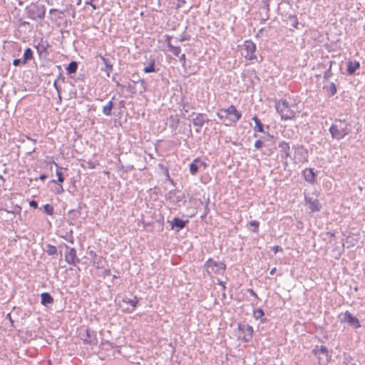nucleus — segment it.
<instances>
[{
    "mask_svg": "<svg viewBox=\"0 0 365 365\" xmlns=\"http://www.w3.org/2000/svg\"><path fill=\"white\" fill-rule=\"evenodd\" d=\"M351 124L345 119H335L334 123L330 126L329 131L332 138L340 140L351 133Z\"/></svg>",
    "mask_w": 365,
    "mask_h": 365,
    "instance_id": "1",
    "label": "nucleus"
},
{
    "mask_svg": "<svg viewBox=\"0 0 365 365\" xmlns=\"http://www.w3.org/2000/svg\"><path fill=\"white\" fill-rule=\"evenodd\" d=\"M46 8L38 1L31 2L24 9L26 17L34 21H41L46 16Z\"/></svg>",
    "mask_w": 365,
    "mask_h": 365,
    "instance_id": "2",
    "label": "nucleus"
},
{
    "mask_svg": "<svg viewBox=\"0 0 365 365\" xmlns=\"http://www.w3.org/2000/svg\"><path fill=\"white\" fill-rule=\"evenodd\" d=\"M275 108L284 120L295 118V112L291 109V106L286 100H275Z\"/></svg>",
    "mask_w": 365,
    "mask_h": 365,
    "instance_id": "3",
    "label": "nucleus"
},
{
    "mask_svg": "<svg viewBox=\"0 0 365 365\" xmlns=\"http://www.w3.org/2000/svg\"><path fill=\"white\" fill-rule=\"evenodd\" d=\"M235 331L238 333V339L244 342H250L253 338L254 329L253 327L249 324H238Z\"/></svg>",
    "mask_w": 365,
    "mask_h": 365,
    "instance_id": "4",
    "label": "nucleus"
},
{
    "mask_svg": "<svg viewBox=\"0 0 365 365\" xmlns=\"http://www.w3.org/2000/svg\"><path fill=\"white\" fill-rule=\"evenodd\" d=\"M204 266L208 274L211 273L223 274L226 269V264L224 262H217L212 258H209Z\"/></svg>",
    "mask_w": 365,
    "mask_h": 365,
    "instance_id": "5",
    "label": "nucleus"
},
{
    "mask_svg": "<svg viewBox=\"0 0 365 365\" xmlns=\"http://www.w3.org/2000/svg\"><path fill=\"white\" fill-rule=\"evenodd\" d=\"M242 50L244 51V53H242L245 58L247 60H257L255 52L256 51V45L251 40H246L242 45Z\"/></svg>",
    "mask_w": 365,
    "mask_h": 365,
    "instance_id": "6",
    "label": "nucleus"
},
{
    "mask_svg": "<svg viewBox=\"0 0 365 365\" xmlns=\"http://www.w3.org/2000/svg\"><path fill=\"white\" fill-rule=\"evenodd\" d=\"M192 115H195V117L192 119L193 125L196 127L195 131L196 133H200L201 128L203 126L204 123H208L210 120L206 118L205 113H196L195 112H192L190 116Z\"/></svg>",
    "mask_w": 365,
    "mask_h": 365,
    "instance_id": "7",
    "label": "nucleus"
},
{
    "mask_svg": "<svg viewBox=\"0 0 365 365\" xmlns=\"http://www.w3.org/2000/svg\"><path fill=\"white\" fill-rule=\"evenodd\" d=\"M225 111L227 112V114L229 116L230 122L229 124L226 123V125H230L232 123H235L242 118L241 113H240L233 105H230L228 108H225Z\"/></svg>",
    "mask_w": 365,
    "mask_h": 365,
    "instance_id": "8",
    "label": "nucleus"
},
{
    "mask_svg": "<svg viewBox=\"0 0 365 365\" xmlns=\"http://www.w3.org/2000/svg\"><path fill=\"white\" fill-rule=\"evenodd\" d=\"M63 246L66 248L67 251L65 253L66 261L68 264L76 266L80 262V259L77 257L76 250L73 247H69L66 244Z\"/></svg>",
    "mask_w": 365,
    "mask_h": 365,
    "instance_id": "9",
    "label": "nucleus"
},
{
    "mask_svg": "<svg viewBox=\"0 0 365 365\" xmlns=\"http://www.w3.org/2000/svg\"><path fill=\"white\" fill-rule=\"evenodd\" d=\"M304 200L306 204L309 205V209L310 210L311 213L319 212L321 210L322 205L317 197L314 198L304 193Z\"/></svg>",
    "mask_w": 365,
    "mask_h": 365,
    "instance_id": "10",
    "label": "nucleus"
},
{
    "mask_svg": "<svg viewBox=\"0 0 365 365\" xmlns=\"http://www.w3.org/2000/svg\"><path fill=\"white\" fill-rule=\"evenodd\" d=\"M342 322H346L354 329H358L361 327L360 322L357 317L354 316L350 312L346 311L344 314Z\"/></svg>",
    "mask_w": 365,
    "mask_h": 365,
    "instance_id": "11",
    "label": "nucleus"
},
{
    "mask_svg": "<svg viewBox=\"0 0 365 365\" xmlns=\"http://www.w3.org/2000/svg\"><path fill=\"white\" fill-rule=\"evenodd\" d=\"M100 58L104 64V67L101 68L102 71L106 72V76L110 77V73L113 70V57H107L106 56H100Z\"/></svg>",
    "mask_w": 365,
    "mask_h": 365,
    "instance_id": "12",
    "label": "nucleus"
},
{
    "mask_svg": "<svg viewBox=\"0 0 365 365\" xmlns=\"http://www.w3.org/2000/svg\"><path fill=\"white\" fill-rule=\"evenodd\" d=\"M278 148L280 150L281 159L287 160L288 158L291 157V149L289 143L285 140L280 141L278 144Z\"/></svg>",
    "mask_w": 365,
    "mask_h": 365,
    "instance_id": "13",
    "label": "nucleus"
},
{
    "mask_svg": "<svg viewBox=\"0 0 365 365\" xmlns=\"http://www.w3.org/2000/svg\"><path fill=\"white\" fill-rule=\"evenodd\" d=\"M188 222V220H184L178 217H174L173 220L170 222L171 229L175 230L177 232H179L180 230H182Z\"/></svg>",
    "mask_w": 365,
    "mask_h": 365,
    "instance_id": "14",
    "label": "nucleus"
},
{
    "mask_svg": "<svg viewBox=\"0 0 365 365\" xmlns=\"http://www.w3.org/2000/svg\"><path fill=\"white\" fill-rule=\"evenodd\" d=\"M302 175L307 182L312 185L316 182L317 173L314 172V168H305L302 170Z\"/></svg>",
    "mask_w": 365,
    "mask_h": 365,
    "instance_id": "15",
    "label": "nucleus"
},
{
    "mask_svg": "<svg viewBox=\"0 0 365 365\" xmlns=\"http://www.w3.org/2000/svg\"><path fill=\"white\" fill-rule=\"evenodd\" d=\"M50 46L47 41H41L35 46L39 57H46L48 53V48Z\"/></svg>",
    "mask_w": 365,
    "mask_h": 365,
    "instance_id": "16",
    "label": "nucleus"
},
{
    "mask_svg": "<svg viewBox=\"0 0 365 365\" xmlns=\"http://www.w3.org/2000/svg\"><path fill=\"white\" fill-rule=\"evenodd\" d=\"M85 337L82 338L84 344H96L98 341L96 335L94 331H91L90 329H86L85 330Z\"/></svg>",
    "mask_w": 365,
    "mask_h": 365,
    "instance_id": "17",
    "label": "nucleus"
},
{
    "mask_svg": "<svg viewBox=\"0 0 365 365\" xmlns=\"http://www.w3.org/2000/svg\"><path fill=\"white\" fill-rule=\"evenodd\" d=\"M346 73L349 76H354L356 74L357 70L360 68V63L356 60L349 61L347 63Z\"/></svg>",
    "mask_w": 365,
    "mask_h": 365,
    "instance_id": "18",
    "label": "nucleus"
},
{
    "mask_svg": "<svg viewBox=\"0 0 365 365\" xmlns=\"http://www.w3.org/2000/svg\"><path fill=\"white\" fill-rule=\"evenodd\" d=\"M169 195H170V199H173V202H174L175 205H178V206L180 205L179 203L180 202L183 201L185 202V195L179 190L170 191Z\"/></svg>",
    "mask_w": 365,
    "mask_h": 365,
    "instance_id": "19",
    "label": "nucleus"
},
{
    "mask_svg": "<svg viewBox=\"0 0 365 365\" xmlns=\"http://www.w3.org/2000/svg\"><path fill=\"white\" fill-rule=\"evenodd\" d=\"M41 303L46 307H51L53 303V298L49 292H43L41 294Z\"/></svg>",
    "mask_w": 365,
    "mask_h": 365,
    "instance_id": "20",
    "label": "nucleus"
},
{
    "mask_svg": "<svg viewBox=\"0 0 365 365\" xmlns=\"http://www.w3.org/2000/svg\"><path fill=\"white\" fill-rule=\"evenodd\" d=\"M172 37L170 36H166V42H167V46L168 47V50L175 56H179L180 52H181V48L180 46H173L172 43H170V40H171Z\"/></svg>",
    "mask_w": 365,
    "mask_h": 365,
    "instance_id": "21",
    "label": "nucleus"
},
{
    "mask_svg": "<svg viewBox=\"0 0 365 365\" xmlns=\"http://www.w3.org/2000/svg\"><path fill=\"white\" fill-rule=\"evenodd\" d=\"M323 89L329 97L334 96L337 92L336 86L333 82H330L328 85H324Z\"/></svg>",
    "mask_w": 365,
    "mask_h": 365,
    "instance_id": "22",
    "label": "nucleus"
},
{
    "mask_svg": "<svg viewBox=\"0 0 365 365\" xmlns=\"http://www.w3.org/2000/svg\"><path fill=\"white\" fill-rule=\"evenodd\" d=\"M264 316V312L261 308L253 309V317L256 320H260V322L264 324L267 322V319L263 317Z\"/></svg>",
    "mask_w": 365,
    "mask_h": 365,
    "instance_id": "23",
    "label": "nucleus"
},
{
    "mask_svg": "<svg viewBox=\"0 0 365 365\" xmlns=\"http://www.w3.org/2000/svg\"><path fill=\"white\" fill-rule=\"evenodd\" d=\"M122 302L125 304L131 306L132 308L130 310H129L128 308L127 309L128 312H131L136 308L138 304V299L135 296L133 299H130L125 297L122 299Z\"/></svg>",
    "mask_w": 365,
    "mask_h": 365,
    "instance_id": "24",
    "label": "nucleus"
},
{
    "mask_svg": "<svg viewBox=\"0 0 365 365\" xmlns=\"http://www.w3.org/2000/svg\"><path fill=\"white\" fill-rule=\"evenodd\" d=\"M115 99V96H113L111 100L108 102V103L103 107L102 112L106 116H110L112 114V110L114 108L113 100Z\"/></svg>",
    "mask_w": 365,
    "mask_h": 365,
    "instance_id": "25",
    "label": "nucleus"
},
{
    "mask_svg": "<svg viewBox=\"0 0 365 365\" xmlns=\"http://www.w3.org/2000/svg\"><path fill=\"white\" fill-rule=\"evenodd\" d=\"M252 120L255 122V126L254 127L255 132L264 133V125L262 123L261 120L257 115L252 118Z\"/></svg>",
    "mask_w": 365,
    "mask_h": 365,
    "instance_id": "26",
    "label": "nucleus"
},
{
    "mask_svg": "<svg viewBox=\"0 0 365 365\" xmlns=\"http://www.w3.org/2000/svg\"><path fill=\"white\" fill-rule=\"evenodd\" d=\"M169 123V127L173 130H175L179 125L180 119L177 116L170 115L168 118Z\"/></svg>",
    "mask_w": 365,
    "mask_h": 365,
    "instance_id": "27",
    "label": "nucleus"
},
{
    "mask_svg": "<svg viewBox=\"0 0 365 365\" xmlns=\"http://www.w3.org/2000/svg\"><path fill=\"white\" fill-rule=\"evenodd\" d=\"M12 312L17 316H21L22 320L26 319L30 316L29 312H23L22 309L17 307H14Z\"/></svg>",
    "mask_w": 365,
    "mask_h": 365,
    "instance_id": "28",
    "label": "nucleus"
},
{
    "mask_svg": "<svg viewBox=\"0 0 365 365\" xmlns=\"http://www.w3.org/2000/svg\"><path fill=\"white\" fill-rule=\"evenodd\" d=\"M78 63L75 61H71L66 68V72L68 75L76 73L78 69Z\"/></svg>",
    "mask_w": 365,
    "mask_h": 365,
    "instance_id": "29",
    "label": "nucleus"
},
{
    "mask_svg": "<svg viewBox=\"0 0 365 365\" xmlns=\"http://www.w3.org/2000/svg\"><path fill=\"white\" fill-rule=\"evenodd\" d=\"M34 58V53L31 48H26L23 56V64H26Z\"/></svg>",
    "mask_w": 365,
    "mask_h": 365,
    "instance_id": "30",
    "label": "nucleus"
},
{
    "mask_svg": "<svg viewBox=\"0 0 365 365\" xmlns=\"http://www.w3.org/2000/svg\"><path fill=\"white\" fill-rule=\"evenodd\" d=\"M143 71L145 73H154V72L157 71V70L155 69V59H153V58L150 59V61L149 64L147 66L144 67Z\"/></svg>",
    "mask_w": 365,
    "mask_h": 365,
    "instance_id": "31",
    "label": "nucleus"
},
{
    "mask_svg": "<svg viewBox=\"0 0 365 365\" xmlns=\"http://www.w3.org/2000/svg\"><path fill=\"white\" fill-rule=\"evenodd\" d=\"M269 3H270V0H264L263 1V4H264L263 8L266 10V16H265V18H264L261 20V21L262 23H264V21L268 20L269 18V11H270Z\"/></svg>",
    "mask_w": 365,
    "mask_h": 365,
    "instance_id": "32",
    "label": "nucleus"
},
{
    "mask_svg": "<svg viewBox=\"0 0 365 365\" xmlns=\"http://www.w3.org/2000/svg\"><path fill=\"white\" fill-rule=\"evenodd\" d=\"M133 82L134 83H140V88L139 93L141 94V93L147 91V85H146L145 81L144 79L138 78L137 79V81H133Z\"/></svg>",
    "mask_w": 365,
    "mask_h": 365,
    "instance_id": "33",
    "label": "nucleus"
},
{
    "mask_svg": "<svg viewBox=\"0 0 365 365\" xmlns=\"http://www.w3.org/2000/svg\"><path fill=\"white\" fill-rule=\"evenodd\" d=\"M333 63L334 62L332 61H329V66L328 69L324 73V75H323L324 81H328L333 76V73L331 71V66H332Z\"/></svg>",
    "mask_w": 365,
    "mask_h": 365,
    "instance_id": "34",
    "label": "nucleus"
},
{
    "mask_svg": "<svg viewBox=\"0 0 365 365\" xmlns=\"http://www.w3.org/2000/svg\"><path fill=\"white\" fill-rule=\"evenodd\" d=\"M199 170L197 163L195 162V159L189 165V171L192 175H195Z\"/></svg>",
    "mask_w": 365,
    "mask_h": 365,
    "instance_id": "35",
    "label": "nucleus"
},
{
    "mask_svg": "<svg viewBox=\"0 0 365 365\" xmlns=\"http://www.w3.org/2000/svg\"><path fill=\"white\" fill-rule=\"evenodd\" d=\"M343 364L344 365H356V364L354 362V358L351 355L346 354L345 353L344 354Z\"/></svg>",
    "mask_w": 365,
    "mask_h": 365,
    "instance_id": "36",
    "label": "nucleus"
},
{
    "mask_svg": "<svg viewBox=\"0 0 365 365\" xmlns=\"http://www.w3.org/2000/svg\"><path fill=\"white\" fill-rule=\"evenodd\" d=\"M48 255H54L57 253V248L54 245L47 244L44 250Z\"/></svg>",
    "mask_w": 365,
    "mask_h": 365,
    "instance_id": "37",
    "label": "nucleus"
},
{
    "mask_svg": "<svg viewBox=\"0 0 365 365\" xmlns=\"http://www.w3.org/2000/svg\"><path fill=\"white\" fill-rule=\"evenodd\" d=\"M81 207L79 205L77 209L69 210L68 214L72 215V219L73 220H75L80 217V215L81 214Z\"/></svg>",
    "mask_w": 365,
    "mask_h": 365,
    "instance_id": "38",
    "label": "nucleus"
},
{
    "mask_svg": "<svg viewBox=\"0 0 365 365\" xmlns=\"http://www.w3.org/2000/svg\"><path fill=\"white\" fill-rule=\"evenodd\" d=\"M288 19L291 21V25L294 28L298 29L299 21H298V19L295 14H289L288 16Z\"/></svg>",
    "mask_w": 365,
    "mask_h": 365,
    "instance_id": "39",
    "label": "nucleus"
},
{
    "mask_svg": "<svg viewBox=\"0 0 365 365\" xmlns=\"http://www.w3.org/2000/svg\"><path fill=\"white\" fill-rule=\"evenodd\" d=\"M217 115L220 120H227L229 121V116L227 112L225 111V108L220 109L217 113Z\"/></svg>",
    "mask_w": 365,
    "mask_h": 365,
    "instance_id": "40",
    "label": "nucleus"
},
{
    "mask_svg": "<svg viewBox=\"0 0 365 365\" xmlns=\"http://www.w3.org/2000/svg\"><path fill=\"white\" fill-rule=\"evenodd\" d=\"M43 211L48 215H52L53 213V207L51 204H46L43 205Z\"/></svg>",
    "mask_w": 365,
    "mask_h": 365,
    "instance_id": "41",
    "label": "nucleus"
},
{
    "mask_svg": "<svg viewBox=\"0 0 365 365\" xmlns=\"http://www.w3.org/2000/svg\"><path fill=\"white\" fill-rule=\"evenodd\" d=\"M103 257L99 256L98 257H96L93 259V264L95 266L97 269H100L101 267Z\"/></svg>",
    "mask_w": 365,
    "mask_h": 365,
    "instance_id": "42",
    "label": "nucleus"
},
{
    "mask_svg": "<svg viewBox=\"0 0 365 365\" xmlns=\"http://www.w3.org/2000/svg\"><path fill=\"white\" fill-rule=\"evenodd\" d=\"M319 354H322L326 355V356L327 357V359L326 360V363H329V359H328L329 352H328L327 348L325 346H321L319 348Z\"/></svg>",
    "mask_w": 365,
    "mask_h": 365,
    "instance_id": "43",
    "label": "nucleus"
},
{
    "mask_svg": "<svg viewBox=\"0 0 365 365\" xmlns=\"http://www.w3.org/2000/svg\"><path fill=\"white\" fill-rule=\"evenodd\" d=\"M250 225L254 227V229L252 230L253 232L257 233L259 232V222H257V220H252L250 222Z\"/></svg>",
    "mask_w": 365,
    "mask_h": 365,
    "instance_id": "44",
    "label": "nucleus"
},
{
    "mask_svg": "<svg viewBox=\"0 0 365 365\" xmlns=\"http://www.w3.org/2000/svg\"><path fill=\"white\" fill-rule=\"evenodd\" d=\"M195 162L197 163L199 168L202 167L204 169H205L208 166V165L205 161H202L200 158H195Z\"/></svg>",
    "mask_w": 365,
    "mask_h": 365,
    "instance_id": "45",
    "label": "nucleus"
},
{
    "mask_svg": "<svg viewBox=\"0 0 365 365\" xmlns=\"http://www.w3.org/2000/svg\"><path fill=\"white\" fill-rule=\"evenodd\" d=\"M158 167L165 171V175L167 177V178L171 182H173V180L170 179V175H169V171H168V168L165 167L163 164H158Z\"/></svg>",
    "mask_w": 365,
    "mask_h": 365,
    "instance_id": "46",
    "label": "nucleus"
},
{
    "mask_svg": "<svg viewBox=\"0 0 365 365\" xmlns=\"http://www.w3.org/2000/svg\"><path fill=\"white\" fill-rule=\"evenodd\" d=\"M56 176L58 177L57 182L61 184L64 181L63 174L61 171L57 170Z\"/></svg>",
    "mask_w": 365,
    "mask_h": 365,
    "instance_id": "47",
    "label": "nucleus"
},
{
    "mask_svg": "<svg viewBox=\"0 0 365 365\" xmlns=\"http://www.w3.org/2000/svg\"><path fill=\"white\" fill-rule=\"evenodd\" d=\"M263 145H264V143L260 139L257 140L255 143V149L259 150V149L262 148L263 147Z\"/></svg>",
    "mask_w": 365,
    "mask_h": 365,
    "instance_id": "48",
    "label": "nucleus"
},
{
    "mask_svg": "<svg viewBox=\"0 0 365 365\" xmlns=\"http://www.w3.org/2000/svg\"><path fill=\"white\" fill-rule=\"evenodd\" d=\"M190 39V36L188 35V34H185V33H183L180 38H179V41L180 42H183V41H188Z\"/></svg>",
    "mask_w": 365,
    "mask_h": 365,
    "instance_id": "49",
    "label": "nucleus"
},
{
    "mask_svg": "<svg viewBox=\"0 0 365 365\" xmlns=\"http://www.w3.org/2000/svg\"><path fill=\"white\" fill-rule=\"evenodd\" d=\"M272 250L274 252V253H277L278 252H283L282 248L279 245H274L270 247Z\"/></svg>",
    "mask_w": 365,
    "mask_h": 365,
    "instance_id": "50",
    "label": "nucleus"
},
{
    "mask_svg": "<svg viewBox=\"0 0 365 365\" xmlns=\"http://www.w3.org/2000/svg\"><path fill=\"white\" fill-rule=\"evenodd\" d=\"M6 318L9 320L10 324H11V327L14 328L15 327L14 321L13 320V319L11 317V313H8L6 314Z\"/></svg>",
    "mask_w": 365,
    "mask_h": 365,
    "instance_id": "51",
    "label": "nucleus"
},
{
    "mask_svg": "<svg viewBox=\"0 0 365 365\" xmlns=\"http://www.w3.org/2000/svg\"><path fill=\"white\" fill-rule=\"evenodd\" d=\"M21 63H23V60L21 58H15L13 60V65L15 66H19Z\"/></svg>",
    "mask_w": 365,
    "mask_h": 365,
    "instance_id": "52",
    "label": "nucleus"
},
{
    "mask_svg": "<svg viewBox=\"0 0 365 365\" xmlns=\"http://www.w3.org/2000/svg\"><path fill=\"white\" fill-rule=\"evenodd\" d=\"M63 238L68 241L69 243L71 244H73L74 243V239L72 236V235H66L65 237H63Z\"/></svg>",
    "mask_w": 365,
    "mask_h": 365,
    "instance_id": "53",
    "label": "nucleus"
},
{
    "mask_svg": "<svg viewBox=\"0 0 365 365\" xmlns=\"http://www.w3.org/2000/svg\"><path fill=\"white\" fill-rule=\"evenodd\" d=\"M112 81L114 82L116 85L117 87H119L121 89H123L124 88V86L121 83H120L115 78V76H113L112 77Z\"/></svg>",
    "mask_w": 365,
    "mask_h": 365,
    "instance_id": "54",
    "label": "nucleus"
},
{
    "mask_svg": "<svg viewBox=\"0 0 365 365\" xmlns=\"http://www.w3.org/2000/svg\"><path fill=\"white\" fill-rule=\"evenodd\" d=\"M53 86H54V88H55L56 91L58 92V96H60V92H61V87H60V86L58 85V83H57V79H56V80L54 81V82H53Z\"/></svg>",
    "mask_w": 365,
    "mask_h": 365,
    "instance_id": "55",
    "label": "nucleus"
},
{
    "mask_svg": "<svg viewBox=\"0 0 365 365\" xmlns=\"http://www.w3.org/2000/svg\"><path fill=\"white\" fill-rule=\"evenodd\" d=\"M29 205L31 207H33L34 209H37L38 206V203L37 201L33 200L30 201Z\"/></svg>",
    "mask_w": 365,
    "mask_h": 365,
    "instance_id": "56",
    "label": "nucleus"
},
{
    "mask_svg": "<svg viewBox=\"0 0 365 365\" xmlns=\"http://www.w3.org/2000/svg\"><path fill=\"white\" fill-rule=\"evenodd\" d=\"M186 3L185 0H177L176 8L182 7Z\"/></svg>",
    "mask_w": 365,
    "mask_h": 365,
    "instance_id": "57",
    "label": "nucleus"
},
{
    "mask_svg": "<svg viewBox=\"0 0 365 365\" xmlns=\"http://www.w3.org/2000/svg\"><path fill=\"white\" fill-rule=\"evenodd\" d=\"M209 202H210V199H209V198H207V203H206V205H205V212H204V214H203V215L202 216V217H205V216L208 214V212H209V211H210V210H209V208H208V203H209Z\"/></svg>",
    "mask_w": 365,
    "mask_h": 365,
    "instance_id": "58",
    "label": "nucleus"
},
{
    "mask_svg": "<svg viewBox=\"0 0 365 365\" xmlns=\"http://www.w3.org/2000/svg\"><path fill=\"white\" fill-rule=\"evenodd\" d=\"M217 284H219L220 286L222 287V291H225L226 289V286H225V282H222L221 281L220 279H217Z\"/></svg>",
    "mask_w": 365,
    "mask_h": 365,
    "instance_id": "59",
    "label": "nucleus"
},
{
    "mask_svg": "<svg viewBox=\"0 0 365 365\" xmlns=\"http://www.w3.org/2000/svg\"><path fill=\"white\" fill-rule=\"evenodd\" d=\"M247 292L250 294L251 296L255 298H258L257 294L252 289H248Z\"/></svg>",
    "mask_w": 365,
    "mask_h": 365,
    "instance_id": "60",
    "label": "nucleus"
},
{
    "mask_svg": "<svg viewBox=\"0 0 365 365\" xmlns=\"http://www.w3.org/2000/svg\"><path fill=\"white\" fill-rule=\"evenodd\" d=\"M88 255L89 256L93 259H95L96 257H98V256L96 255V253L93 251V250H91L89 252H88Z\"/></svg>",
    "mask_w": 365,
    "mask_h": 365,
    "instance_id": "61",
    "label": "nucleus"
},
{
    "mask_svg": "<svg viewBox=\"0 0 365 365\" xmlns=\"http://www.w3.org/2000/svg\"><path fill=\"white\" fill-rule=\"evenodd\" d=\"M319 346H316L313 349H312V353L315 355V356H317L319 354Z\"/></svg>",
    "mask_w": 365,
    "mask_h": 365,
    "instance_id": "62",
    "label": "nucleus"
},
{
    "mask_svg": "<svg viewBox=\"0 0 365 365\" xmlns=\"http://www.w3.org/2000/svg\"><path fill=\"white\" fill-rule=\"evenodd\" d=\"M128 88L132 93H136L135 88L130 84L128 85Z\"/></svg>",
    "mask_w": 365,
    "mask_h": 365,
    "instance_id": "63",
    "label": "nucleus"
},
{
    "mask_svg": "<svg viewBox=\"0 0 365 365\" xmlns=\"http://www.w3.org/2000/svg\"><path fill=\"white\" fill-rule=\"evenodd\" d=\"M62 192H63V187L61 184H59L58 186L56 187V192L61 193Z\"/></svg>",
    "mask_w": 365,
    "mask_h": 365,
    "instance_id": "64",
    "label": "nucleus"
}]
</instances>
